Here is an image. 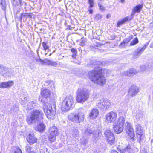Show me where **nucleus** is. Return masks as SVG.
I'll use <instances>...</instances> for the list:
<instances>
[{"label":"nucleus","instance_id":"nucleus-1","mask_svg":"<svg viewBox=\"0 0 153 153\" xmlns=\"http://www.w3.org/2000/svg\"><path fill=\"white\" fill-rule=\"evenodd\" d=\"M107 71L106 69H102L99 67L95 68L88 73L90 79L94 83L102 86L106 82V79L103 74L107 73Z\"/></svg>","mask_w":153,"mask_h":153},{"label":"nucleus","instance_id":"nucleus-2","mask_svg":"<svg viewBox=\"0 0 153 153\" xmlns=\"http://www.w3.org/2000/svg\"><path fill=\"white\" fill-rule=\"evenodd\" d=\"M43 116L42 111L37 110H33L30 114L27 117L26 120L29 125L35 124L43 119Z\"/></svg>","mask_w":153,"mask_h":153},{"label":"nucleus","instance_id":"nucleus-3","mask_svg":"<svg viewBox=\"0 0 153 153\" xmlns=\"http://www.w3.org/2000/svg\"><path fill=\"white\" fill-rule=\"evenodd\" d=\"M84 113L82 109H78L77 112L72 113L68 115L69 120L76 123H79L84 120Z\"/></svg>","mask_w":153,"mask_h":153},{"label":"nucleus","instance_id":"nucleus-4","mask_svg":"<svg viewBox=\"0 0 153 153\" xmlns=\"http://www.w3.org/2000/svg\"><path fill=\"white\" fill-rule=\"evenodd\" d=\"M76 101L79 103H82L86 101L89 97L88 90L84 88H78L76 93Z\"/></svg>","mask_w":153,"mask_h":153},{"label":"nucleus","instance_id":"nucleus-5","mask_svg":"<svg viewBox=\"0 0 153 153\" xmlns=\"http://www.w3.org/2000/svg\"><path fill=\"white\" fill-rule=\"evenodd\" d=\"M74 104V98L71 95H68L63 100L62 103L61 109L65 111L69 110Z\"/></svg>","mask_w":153,"mask_h":153},{"label":"nucleus","instance_id":"nucleus-6","mask_svg":"<svg viewBox=\"0 0 153 153\" xmlns=\"http://www.w3.org/2000/svg\"><path fill=\"white\" fill-rule=\"evenodd\" d=\"M48 105L47 102L44 103L43 106L44 111L47 118L53 120L56 113L55 110L53 109L51 106Z\"/></svg>","mask_w":153,"mask_h":153},{"label":"nucleus","instance_id":"nucleus-7","mask_svg":"<svg viewBox=\"0 0 153 153\" xmlns=\"http://www.w3.org/2000/svg\"><path fill=\"white\" fill-rule=\"evenodd\" d=\"M111 103L107 99H103L98 101L97 103V108L102 111H106L110 107Z\"/></svg>","mask_w":153,"mask_h":153},{"label":"nucleus","instance_id":"nucleus-8","mask_svg":"<svg viewBox=\"0 0 153 153\" xmlns=\"http://www.w3.org/2000/svg\"><path fill=\"white\" fill-rule=\"evenodd\" d=\"M49 135L48 139L51 142H54L55 141L56 137L59 135L58 130L56 127L52 126L49 129Z\"/></svg>","mask_w":153,"mask_h":153},{"label":"nucleus","instance_id":"nucleus-9","mask_svg":"<svg viewBox=\"0 0 153 153\" xmlns=\"http://www.w3.org/2000/svg\"><path fill=\"white\" fill-rule=\"evenodd\" d=\"M117 117V113L114 111H111L105 115L106 121L109 123H114L116 120Z\"/></svg>","mask_w":153,"mask_h":153},{"label":"nucleus","instance_id":"nucleus-10","mask_svg":"<svg viewBox=\"0 0 153 153\" xmlns=\"http://www.w3.org/2000/svg\"><path fill=\"white\" fill-rule=\"evenodd\" d=\"M104 134L106 137L108 143L111 145L113 144L115 142V138L113 133L111 131L107 130L105 131Z\"/></svg>","mask_w":153,"mask_h":153},{"label":"nucleus","instance_id":"nucleus-11","mask_svg":"<svg viewBox=\"0 0 153 153\" xmlns=\"http://www.w3.org/2000/svg\"><path fill=\"white\" fill-rule=\"evenodd\" d=\"M149 45L148 42L146 43L143 47H139L133 53V57L134 58H138L142 53L143 52Z\"/></svg>","mask_w":153,"mask_h":153},{"label":"nucleus","instance_id":"nucleus-12","mask_svg":"<svg viewBox=\"0 0 153 153\" xmlns=\"http://www.w3.org/2000/svg\"><path fill=\"white\" fill-rule=\"evenodd\" d=\"M113 128L114 132L117 134H120L123 131L124 127L122 125L114 123L113 125Z\"/></svg>","mask_w":153,"mask_h":153},{"label":"nucleus","instance_id":"nucleus-13","mask_svg":"<svg viewBox=\"0 0 153 153\" xmlns=\"http://www.w3.org/2000/svg\"><path fill=\"white\" fill-rule=\"evenodd\" d=\"M139 89L136 85H132L129 89L128 94L133 97L135 96L138 92Z\"/></svg>","mask_w":153,"mask_h":153},{"label":"nucleus","instance_id":"nucleus-14","mask_svg":"<svg viewBox=\"0 0 153 153\" xmlns=\"http://www.w3.org/2000/svg\"><path fill=\"white\" fill-rule=\"evenodd\" d=\"M142 7L143 5L141 4L137 5L135 7H134L131 15L130 16H129L130 18H131V19L133 18L134 16L136 13H140V12Z\"/></svg>","mask_w":153,"mask_h":153},{"label":"nucleus","instance_id":"nucleus-15","mask_svg":"<svg viewBox=\"0 0 153 153\" xmlns=\"http://www.w3.org/2000/svg\"><path fill=\"white\" fill-rule=\"evenodd\" d=\"M27 141L30 144H33L36 142L37 138L33 134H30L27 137Z\"/></svg>","mask_w":153,"mask_h":153},{"label":"nucleus","instance_id":"nucleus-16","mask_svg":"<svg viewBox=\"0 0 153 153\" xmlns=\"http://www.w3.org/2000/svg\"><path fill=\"white\" fill-rule=\"evenodd\" d=\"M137 73L136 71L133 68H131L128 71H124L122 73L123 76H131Z\"/></svg>","mask_w":153,"mask_h":153},{"label":"nucleus","instance_id":"nucleus-17","mask_svg":"<svg viewBox=\"0 0 153 153\" xmlns=\"http://www.w3.org/2000/svg\"><path fill=\"white\" fill-rule=\"evenodd\" d=\"M99 113V112L97 109H93L90 113L89 116L91 119H94L97 117Z\"/></svg>","mask_w":153,"mask_h":153},{"label":"nucleus","instance_id":"nucleus-18","mask_svg":"<svg viewBox=\"0 0 153 153\" xmlns=\"http://www.w3.org/2000/svg\"><path fill=\"white\" fill-rule=\"evenodd\" d=\"M41 94L42 97L48 98L50 97L51 92L47 89H42L41 90Z\"/></svg>","mask_w":153,"mask_h":153},{"label":"nucleus","instance_id":"nucleus-19","mask_svg":"<svg viewBox=\"0 0 153 153\" xmlns=\"http://www.w3.org/2000/svg\"><path fill=\"white\" fill-rule=\"evenodd\" d=\"M13 84V81H9L7 82L1 83H0V88H5L12 86Z\"/></svg>","mask_w":153,"mask_h":153},{"label":"nucleus","instance_id":"nucleus-20","mask_svg":"<svg viewBox=\"0 0 153 153\" xmlns=\"http://www.w3.org/2000/svg\"><path fill=\"white\" fill-rule=\"evenodd\" d=\"M132 151L131 146L128 144L124 149H121L120 152V153H131Z\"/></svg>","mask_w":153,"mask_h":153},{"label":"nucleus","instance_id":"nucleus-21","mask_svg":"<svg viewBox=\"0 0 153 153\" xmlns=\"http://www.w3.org/2000/svg\"><path fill=\"white\" fill-rule=\"evenodd\" d=\"M126 132L128 134V138L132 140H134V137L135 135L133 129L126 130Z\"/></svg>","mask_w":153,"mask_h":153},{"label":"nucleus","instance_id":"nucleus-22","mask_svg":"<svg viewBox=\"0 0 153 153\" xmlns=\"http://www.w3.org/2000/svg\"><path fill=\"white\" fill-rule=\"evenodd\" d=\"M27 99L28 97L26 94L21 95L20 98V101L21 104L24 105L27 102Z\"/></svg>","mask_w":153,"mask_h":153},{"label":"nucleus","instance_id":"nucleus-23","mask_svg":"<svg viewBox=\"0 0 153 153\" xmlns=\"http://www.w3.org/2000/svg\"><path fill=\"white\" fill-rule=\"evenodd\" d=\"M131 20V18H130L129 16H127L121 20L119 21L118 22L117 24V27H119L121 25L125 23L126 22Z\"/></svg>","mask_w":153,"mask_h":153},{"label":"nucleus","instance_id":"nucleus-24","mask_svg":"<svg viewBox=\"0 0 153 153\" xmlns=\"http://www.w3.org/2000/svg\"><path fill=\"white\" fill-rule=\"evenodd\" d=\"M83 136L88 137L93 133V131L89 128H85L82 131Z\"/></svg>","mask_w":153,"mask_h":153},{"label":"nucleus","instance_id":"nucleus-25","mask_svg":"<svg viewBox=\"0 0 153 153\" xmlns=\"http://www.w3.org/2000/svg\"><path fill=\"white\" fill-rule=\"evenodd\" d=\"M13 4L15 6H18L19 4L21 6H25L26 5V3L25 2H23V4H22V0H13Z\"/></svg>","mask_w":153,"mask_h":153},{"label":"nucleus","instance_id":"nucleus-26","mask_svg":"<svg viewBox=\"0 0 153 153\" xmlns=\"http://www.w3.org/2000/svg\"><path fill=\"white\" fill-rule=\"evenodd\" d=\"M32 13H22L21 14V16H20V20H22V19L23 18H25V20H26V19L28 18H31L32 17Z\"/></svg>","mask_w":153,"mask_h":153},{"label":"nucleus","instance_id":"nucleus-27","mask_svg":"<svg viewBox=\"0 0 153 153\" xmlns=\"http://www.w3.org/2000/svg\"><path fill=\"white\" fill-rule=\"evenodd\" d=\"M137 136L138 138L137 141L139 143L143 138L142 136L143 134V131H136Z\"/></svg>","mask_w":153,"mask_h":153},{"label":"nucleus","instance_id":"nucleus-28","mask_svg":"<svg viewBox=\"0 0 153 153\" xmlns=\"http://www.w3.org/2000/svg\"><path fill=\"white\" fill-rule=\"evenodd\" d=\"M125 122V117L123 116H120L117 120V121L115 122V123L123 126Z\"/></svg>","mask_w":153,"mask_h":153},{"label":"nucleus","instance_id":"nucleus-29","mask_svg":"<svg viewBox=\"0 0 153 153\" xmlns=\"http://www.w3.org/2000/svg\"><path fill=\"white\" fill-rule=\"evenodd\" d=\"M45 128V126L42 123H40L38 125L37 130L39 131L42 132Z\"/></svg>","mask_w":153,"mask_h":153},{"label":"nucleus","instance_id":"nucleus-30","mask_svg":"<svg viewBox=\"0 0 153 153\" xmlns=\"http://www.w3.org/2000/svg\"><path fill=\"white\" fill-rule=\"evenodd\" d=\"M45 85L46 86H49L52 89L54 88V82L51 80L46 81L45 83Z\"/></svg>","mask_w":153,"mask_h":153},{"label":"nucleus","instance_id":"nucleus-31","mask_svg":"<svg viewBox=\"0 0 153 153\" xmlns=\"http://www.w3.org/2000/svg\"><path fill=\"white\" fill-rule=\"evenodd\" d=\"M8 68H6L0 64V73H7L8 71Z\"/></svg>","mask_w":153,"mask_h":153},{"label":"nucleus","instance_id":"nucleus-32","mask_svg":"<svg viewBox=\"0 0 153 153\" xmlns=\"http://www.w3.org/2000/svg\"><path fill=\"white\" fill-rule=\"evenodd\" d=\"M88 140L86 139L84 136H82V137L80 139V143L81 145H85L88 143Z\"/></svg>","mask_w":153,"mask_h":153},{"label":"nucleus","instance_id":"nucleus-33","mask_svg":"<svg viewBox=\"0 0 153 153\" xmlns=\"http://www.w3.org/2000/svg\"><path fill=\"white\" fill-rule=\"evenodd\" d=\"M36 106V104L33 101L30 102L27 105V109H32Z\"/></svg>","mask_w":153,"mask_h":153},{"label":"nucleus","instance_id":"nucleus-34","mask_svg":"<svg viewBox=\"0 0 153 153\" xmlns=\"http://www.w3.org/2000/svg\"><path fill=\"white\" fill-rule=\"evenodd\" d=\"M26 152H28V153H37L30 146L28 145L26 147Z\"/></svg>","mask_w":153,"mask_h":153},{"label":"nucleus","instance_id":"nucleus-35","mask_svg":"<svg viewBox=\"0 0 153 153\" xmlns=\"http://www.w3.org/2000/svg\"><path fill=\"white\" fill-rule=\"evenodd\" d=\"M125 125L126 127L125 129L126 130L133 129L131 124L128 122L125 123Z\"/></svg>","mask_w":153,"mask_h":153},{"label":"nucleus","instance_id":"nucleus-36","mask_svg":"<svg viewBox=\"0 0 153 153\" xmlns=\"http://www.w3.org/2000/svg\"><path fill=\"white\" fill-rule=\"evenodd\" d=\"M143 115H144L142 112L138 111L136 114V117L137 119H140L143 117Z\"/></svg>","mask_w":153,"mask_h":153},{"label":"nucleus","instance_id":"nucleus-37","mask_svg":"<svg viewBox=\"0 0 153 153\" xmlns=\"http://www.w3.org/2000/svg\"><path fill=\"white\" fill-rule=\"evenodd\" d=\"M71 51L73 53L72 56L73 58H75L76 57L77 51L76 49L72 48L71 49Z\"/></svg>","mask_w":153,"mask_h":153},{"label":"nucleus","instance_id":"nucleus-38","mask_svg":"<svg viewBox=\"0 0 153 153\" xmlns=\"http://www.w3.org/2000/svg\"><path fill=\"white\" fill-rule=\"evenodd\" d=\"M42 46L43 47V49L44 50H47L48 51H49L50 50L49 49V47L47 45V43L43 42H42Z\"/></svg>","mask_w":153,"mask_h":153},{"label":"nucleus","instance_id":"nucleus-39","mask_svg":"<svg viewBox=\"0 0 153 153\" xmlns=\"http://www.w3.org/2000/svg\"><path fill=\"white\" fill-rule=\"evenodd\" d=\"M1 1L0 4L2 6V9L4 11L5 10L6 7L5 0H1Z\"/></svg>","mask_w":153,"mask_h":153},{"label":"nucleus","instance_id":"nucleus-40","mask_svg":"<svg viewBox=\"0 0 153 153\" xmlns=\"http://www.w3.org/2000/svg\"><path fill=\"white\" fill-rule=\"evenodd\" d=\"M138 42L139 41L137 37H136L131 42L130 45L131 46H133L137 44Z\"/></svg>","mask_w":153,"mask_h":153},{"label":"nucleus","instance_id":"nucleus-41","mask_svg":"<svg viewBox=\"0 0 153 153\" xmlns=\"http://www.w3.org/2000/svg\"><path fill=\"white\" fill-rule=\"evenodd\" d=\"M79 135V131L77 129H76L73 130V137L76 138Z\"/></svg>","mask_w":153,"mask_h":153},{"label":"nucleus","instance_id":"nucleus-42","mask_svg":"<svg viewBox=\"0 0 153 153\" xmlns=\"http://www.w3.org/2000/svg\"><path fill=\"white\" fill-rule=\"evenodd\" d=\"M87 39L86 38H82L81 39V41L80 43V45L83 46L85 44L86 42H87Z\"/></svg>","mask_w":153,"mask_h":153},{"label":"nucleus","instance_id":"nucleus-43","mask_svg":"<svg viewBox=\"0 0 153 153\" xmlns=\"http://www.w3.org/2000/svg\"><path fill=\"white\" fill-rule=\"evenodd\" d=\"M41 153H48L47 149L45 147H42L39 150Z\"/></svg>","mask_w":153,"mask_h":153},{"label":"nucleus","instance_id":"nucleus-44","mask_svg":"<svg viewBox=\"0 0 153 153\" xmlns=\"http://www.w3.org/2000/svg\"><path fill=\"white\" fill-rule=\"evenodd\" d=\"M88 2L89 4V7H92L94 5V2L93 0H88Z\"/></svg>","mask_w":153,"mask_h":153},{"label":"nucleus","instance_id":"nucleus-45","mask_svg":"<svg viewBox=\"0 0 153 153\" xmlns=\"http://www.w3.org/2000/svg\"><path fill=\"white\" fill-rule=\"evenodd\" d=\"M98 5L100 8V10L101 11H104L105 10V7L101 4L100 3H98Z\"/></svg>","mask_w":153,"mask_h":153},{"label":"nucleus","instance_id":"nucleus-46","mask_svg":"<svg viewBox=\"0 0 153 153\" xmlns=\"http://www.w3.org/2000/svg\"><path fill=\"white\" fill-rule=\"evenodd\" d=\"M50 65L54 67H57L58 65V64L56 62L51 60Z\"/></svg>","mask_w":153,"mask_h":153},{"label":"nucleus","instance_id":"nucleus-47","mask_svg":"<svg viewBox=\"0 0 153 153\" xmlns=\"http://www.w3.org/2000/svg\"><path fill=\"white\" fill-rule=\"evenodd\" d=\"M14 153H22V151L19 147L15 148Z\"/></svg>","mask_w":153,"mask_h":153},{"label":"nucleus","instance_id":"nucleus-48","mask_svg":"<svg viewBox=\"0 0 153 153\" xmlns=\"http://www.w3.org/2000/svg\"><path fill=\"white\" fill-rule=\"evenodd\" d=\"M143 131L141 128V126L139 125H137L136 126V131Z\"/></svg>","mask_w":153,"mask_h":153},{"label":"nucleus","instance_id":"nucleus-49","mask_svg":"<svg viewBox=\"0 0 153 153\" xmlns=\"http://www.w3.org/2000/svg\"><path fill=\"white\" fill-rule=\"evenodd\" d=\"M51 60H50L47 59H45V65H50Z\"/></svg>","mask_w":153,"mask_h":153},{"label":"nucleus","instance_id":"nucleus-50","mask_svg":"<svg viewBox=\"0 0 153 153\" xmlns=\"http://www.w3.org/2000/svg\"><path fill=\"white\" fill-rule=\"evenodd\" d=\"M36 61L39 62L42 65H45V59L44 60H42L41 59H37L36 60Z\"/></svg>","mask_w":153,"mask_h":153},{"label":"nucleus","instance_id":"nucleus-51","mask_svg":"<svg viewBox=\"0 0 153 153\" xmlns=\"http://www.w3.org/2000/svg\"><path fill=\"white\" fill-rule=\"evenodd\" d=\"M102 18V15L100 14H97L96 15L95 19L98 20Z\"/></svg>","mask_w":153,"mask_h":153},{"label":"nucleus","instance_id":"nucleus-52","mask_svg":"<svg viewBox=\"0 0 153 153\" xmlns=\"http://www.w3.org/2000/svg\"><path fill=\"white\" fill-rule=\"evenodd\" d=\"M140 68L141 71H144L147 69L146 67L144 65L141 66Z\"/></svg>","mask_w":153,"mask_h":153},{"label":"nucleus","instance_id":"nucleus-53","mask_svg":"<svg viewBox=\"0 0 153 153\" xmlns=\"http://www.w3.org/2000/svg\"><path fill=\"white\" fill-rule=\"evenodd\" d=\"M127 44L125 42L124 40L120 44V46L121 47H123L125 45Z\"/></svg>","mask_w":153,"mask_h":153},{"label":"nucleus","instance_id":"nucleus-54","mask_svg":"<svg viewBox=\"0 0 153 153\" xmlns=\"http://www.w3.org/2000/svg\"><path fill=\"white\" fill-rule=\"evenodd\" d=\"M141 153H147L146 149L144 148H142L140 150Z\"/></svg>","mask_w":153,"mask_h":153},{"label":"nucleus","instance_id":"nucleus-55","mask_svg":"<svg viewBox=\"0 0 153 153\" xmlns=\"http://www.w3.org/2000/svg\"><path fill=\"white\" fill-rule=\"evenodd\" d=\"M92 7H88V11L90 14H92L93 13V10L91 9Z\"/></svg>","mask_w":153,"mask_h":153},{"label":"nucleus","instance_id":"nucleus-56","mask_svg":"<svg viewBox=\"0 0 153 153\" xmlns=\"http://www.w3.org/2000/svg\"><path fill=\"white\" fill-rule=\"evenodd\" d=\"M124 40L125 42L127 44L128 43V42H129V41L128 40L127 38L124 39Z\"/></svg>","mask_w":153,"mask_h":153},{"label":"nucleus","instance_id":"nucleus-57","mask_svg":"<svg viewBox=\"0 0 153 153\" xmlns=\"http://www.w3.org/2000/svg\"><path fill=\"white\" fill-rule=\"evenodd\" d=\"M111 153H119L117 151H111Z\"/></svg>","mask_w":153,"mask_h":153},{"label":"nucleus","instance_id":"nucleus-58","mask_svg":"<svg viewBox=\"0 0 153 153\" xmlns=\"http://www.w3.org/2000/svg\"><path fill=\"white\" fill-rule=\"evenodd\" d=\"M133 36L131 35V36H130L128 37V38L129 39H130L131 40V39H132L133 38Z\"/></svg>","mask_w":153,"mask_h":153},{"label":"nucleus","instance_id":"nucleus-59","mask_svg":"<svg viewBox=\"0 0 153 153\" xmlns=\"http://www.w3.org/2000/svg\"><path fill=\"white\" fill-rule=\"evenodd\" d=\"M55 52V51H54L53 52H52V53H50L49 55V56H51V55L53 53H54V52Z\"/></svg>","mask_w":153,"mask_h":153},{"label":"nucleus","instance_id":"nucleus-60","mask_svg":"<svg viewBox=\"0 0 153 153\" xmlns=\"http://www.w3.org/2000/svg\"><path fill=\"white\" fill-rule=\"evenodd\" d=\"M120 1L121 2L123 3L124 1L125 0H120Z\"/></svg>","mask_w":153,"mask_h":153},{"label":"nucleus","instance_id":"nucleus-61","mask_svg":"<svg viewBox=\"0 0 153 153\" xmlns=\"http://www.w3.org/2000/svg\"><path fill=\"white\" fill-rule=\"evenodd\" d=\"M115 38V36H113V39H114Z\"/></svg>","mask_w":153,"mask_h":153},{"label":"nucleus","instance_id":"nucleus-62","mask_svg":"<svg viewBox=\"0 0 153 153\" xmlns=\"http://www.w3.org/2000/svg\"><path fill=\"white\" fill-rule=\"evenodd\" d=\"M128 40L130 42V40H131V39H129L128 38H127Z\"/></svg>","mask_w":153,"mask_h":153},{"label":"nucleus","instance_id":"nucleus-63","mask_svg":"<svg viewBox=\"0 0 153 153\" xmlns=\"http://www.w3.org/2000/svg\"><path fill=\"white\" fill-rule=\"evenodd\" d=\"M108 15H107V18H108Z\"/></svg>","mask_w":153,"mask_h":153},{"label":"nucleus","instance_id":"nucleus-64","mask_svg":"<svg viewBox=\"0 0 153 153\" xmlns=\"http://www.w3.org/2000/svg\"><path fill=\"white\" fill-rule=\"evenodd\" d=\"M151 69L152 70H153V68H152H152H151Z\"/></svg>","mask_w":153,"mask_h":153}]
</instances>
